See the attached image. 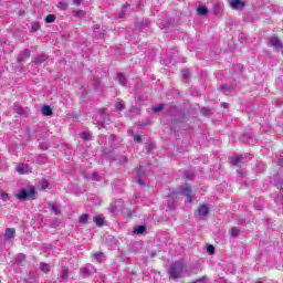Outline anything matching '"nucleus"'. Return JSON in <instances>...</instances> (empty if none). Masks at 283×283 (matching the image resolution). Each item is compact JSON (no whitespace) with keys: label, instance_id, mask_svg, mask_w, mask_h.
Segmentation results:
<instances>
[{"label":"nucleus","instance_id":"nucleus-1","mask_svg":"<svg viewBox=\"0 0 283 283\" xmlns=\"http://www.w3.org/2000/svg\"><path fill=\"white\" fill-rule=\"evenodd\" d=\"M185 273H187V265H185V262L182 261L175 262L168 271L169 277L171 280H178V277H184Z\"/></svg>","mask_w":283,"mask_h":283},{"label":"nucleus","instance_id":"nucleus-2","mask_svg":"<svg viewBox=\"0 0 283 283\" xmlns=\"http://www.w3.org/2000/svg\"><path fill=\"white\" fill-rule=\"evenodd\" d=\"M36 190L34 188H30L29 191H27L25 189H21L20 192L17 195L18 200H25V198H28V196H35Z\"/></svg>","mask_w":283,"mask_h":283},{"label":"nucleus","instance_id":"nucleus-3","mask_svg":"<svg viewBox=\"0 0 283 283\" xmlns=\"http://www.w3.org/2000/svg\"><path fill=\"white\" fill-rule=\"evenodd\" d=\"M269 42L272 48H275L276 52L281 51L283 48V43L280 41V39H277V36L270 38Z\"/></svg>","mask_w":283,"mask_h":283},{"label":"nucleus","instance_id":"nucleus-4","mask_svg":"<svg viewBox=\"0 0 283 283\" xmlns=\"http://www.w3.org/2000/svg\"><path fill=\"white\" fill-rule=\"evenodd\" d=\"M182 196H186V202H191L193 200V195L191 193V187L186 186L185 188L181 189Z\"/></svg>","mask_w":283,"mask_h":283},{"label":"nucleus","instance_id":"nucleus-5","mask_svg":"<svg viewBox=\"0 0 283 283\" xmlns=\"http://www.w3.org/2000/svg\"><path fill=\"white\" fill-rule=\"evenodd\" d=\"M136 174V182H138V185H143V178H145V174H143V167H139L137 170H135Z\"/></svg>","mask_w":283,"mask_h":283},{"label":"nucleus","instance_id":"nucleus-6","mask_svg":"<svg viewBox=\"0 0 283 283\" xmlns=\"http://www.w3.org/2000/svg\"><path fill=\"white\" fill-rule=\"evenodd\" d=\"M15 233H17V231L14 230V228H8L4 232V238L7 240H12V239H14Z\"/></svg>","mask_w":283,"mask_h":283},{"label":"nucleus","instance_id":"nucleus-7","mask_svg":"<svg viewBox=\"0 0 283 283\" xmlns=\"http://www.w3.org/2000/svg\"><path fill=\"white\" fill-rule=\"evenodd\" d=\"M198 213H199V216H202L203 218H207V216H209V207H207L205 205H201L198 208Z\"/></svg>","mask_w":283,"mask_h":283},{"label":"nucleus","instance_id":"nucleus-8","mask_svg":"<svg viewBox=\"0 0 283 283\" xmlns=\"http://www.w3.org/2000/svg\"><path fill=\"white\" fill-rule=\"evenodd\" d=\"M27 59H30V50H28V49L22 51L18 61H19V63H23V61H25Z\"/></svg>","mask_w":283,"mask_h":283},{"label":"nucleus","instance_id":"nucleus-9","mask_svg":"<svg viewBox=\"0 0 283 283\" xmlns=\"http://www.w3.org/2000/svg\"><path fill=\"white\" fill-rule=\"evenodd\" d=\"M242 160H244V157L242 155H238L235 157L230 158L231 165H235V166L240 165V163H242Z\"/></svg>","mask_w":283,"mask_h":283},{"label":"nucleus","instance_id":"nucleus-10","mask_svg":"<svg viewBox=\"0 0 283 283\" xmlns=\"http://www.w3.org/2000/svg\"><path fill=\"white\" fill-rule=\"evenodd\" d=\"M30 166H28L27 164H20L17 168L18 174H28Z\"/></svg>","mask_w":283,"mask_h":283},{"label":"nucleus","instance_id":"nucleus-11","mask_svg":"<svg viewBox=\"0 0 283 283\" xmlns=\"http://www.w3.org/2000/svg\"><path fill=\"white\" fill-rule=\"evenodd\" d=\"M147 231V227L145 226H138L137 228H134L133 233H136L137 235H140Z\"/></svg>","mask_w":283,"mask_h":283},{"label":"nucleus","instance_id":"nucleus-12","mask_svg":"<svg viewBox=\"0 0 283 283\" xmlns=\"http://www.w3.org/2000/svg\"><path fill=\"white\" fill-rule=\"evenodd\" d=\"M45 61H48V55H39L35 57L34 63L41 65L42 63H45Z\"/></svg>","mask_w":283,"mask_h":283},{"label":"nucleus","instance_id":"nucleus-13","mask_svg":"<svg viewBox=\"0 0 283 283\" xmlns=\"http://www.w3.org/2000/svg\"><path fill=\"white\" fill-rule=\"evenodd\" d=\"M93 220L97 227H103V224L105 222V219H103V217H101V216L94 217Z\"/></svg>","mask_w":283,"mask_h":283},{"label":"nucleus","instance_id":"nucleus-14","mask_svg":"<svg viewBox=\"0 0 283 283\" xmlns=\"http://www.w3.org/2000/svg\"><path fill=\"white\" fill-rule=\"evenodd\" d=\"M49 208H50L51 211H53V213L55 216L61 214V209H59V207H56L54 203H49Z\"/></svg>","mask_w":283,"mask_h":283},{"label":"nucleus","instance_id":"nucleus-15","mask_svg":"<svg viewBox=\"0 0 283 283\" xmlns=\"http://www.w3.org/2000/svg\"><path fill=\"white\" fill-rule=\"evenodd\" d=\"M43 116H52V108L50 106L42 107Z\"/></svg>","mask_w":283,"mask_h":283},{"label":"nucleus","instance_id":"nucleus-16","mask_svg":"<svg viewBox=\"0 0 283 283\" xmlns=\"http://www.w3.org/2000/svg\"><path fill=\"white\" fill-rule=\"evenodd\" d=\"M80 138H82V140H90L92 138V134L90 132H83L80 134Z\"/></svg>","mask_w":283,"mask_h":283},{"label":"nucleus","instance_id":"nucleus-17","mask_svg":"<svg viewBox=\"0 0 283 283\" xmlns=\"http://www.w3.org/2000/svg\"><path fill=\"white\" fill-rule=\"evenodd\" d=\"M164 107H165L164 104H159V105H157V106H154V107H153L154 114H160V112H163Z\"/></svg>","mask_w":283,"mask_h":283},{"label":"nucleus","instance_id":"nucleus-18","mask_svg":"<svg viewBox=\"0 0 283 283\" xmlns=\"http://www.w3.org/2000/svg\"><path fill=\"white\" fill-rule=\"evenodd\" d=\"M117 78L120 85H125V83H127V78L125 77V75H123V73H118Z\"/></svg>","mask_w":283,"mask_h":283},{"label":"nucleus","instance_id":"nucleus-19","mask_svg":"<svg viewBox=\"0 0 283 283\" xmlns=\"http://www.w3.org/2000/svg\"><path fill=\"white\" fill-rule=\"evenodd\" d=\"M46 23H54L56 21V15L55 14H49L45 18Z\"/></svg>","mask_w":283,"mask_h":283},{"label":"nucleus","instance_id":"nucleus-20","mask_svg":"<svg viewBox=\"0 0 283 283\" xmlns=\"http://www.w3.org/2000/svg\"><path fill=\"white\" fill-rule=\"evenodd\" d=\"M0 198L3 200V202H8L10 200V195L6 191H0Z\"/></svg>","mask_w":283,"mask_h":283},{"label":"nucleus","instance_id":"nucleus-21","mask_svg":"<svg viewBox=\"0 0 283 283\" xmlns=\"http://www.w3.org/2000/svg\"><path fill=\"white\" fill-rule=\"evenodd\" d=\"M40 269H41V271H43V273H49L50 272V265L46 264V263H41Z\"/></svg>","mask_w":283,"mask_h":283},{"label":"nucleus","instance_id":"nucleus-22","mask_svg":"<svg viewBox=\"0 0 283 283\" xmlns=\"http://www.w3.org/2000/svg\"><path fill=\"white\" fill-rule=\"evenodd\" d=\"M87 220H90V216L88 214H82L80 217V222L81 224H86L87 223Z\"/></svg>","mask_w":283,"mask_h":283},{"label":"nucleus","instance_id":"nucleus-23","mask_svg":"<svg viewBox=\"0 0 283 283\" xmlns=\"http://www.w3.org/2000/svg\"><path fill=\"white\" fill-rule=\"evenodd\" d=\"M198 14H201L202 17H205L208 12L206 7H199L197 10Z\"/></svg>","mask_w":283,"mask_h":283},{"label":"nucleus","instance_id":"nucleus-24","mask_svg":"<svg viewBox=\"0 0 283 283\" xmlns=\"http://www.w3.org/2000/svg\"><path fill=\"white\" fill-rule=\"evenodd\" d=\"M231 235H232V238H238L240 235V229L232 228L231 229Z\"/></svg>","mask_w":283,"mask_h":283},{"label":"nucleus","instance_id":"nucleus-25","mask_svg":"<svg viewBox=\"0 0 283 283\" xmlns=\"http://www.w3.org/2000/svg\"><path fill=\"white\" fill-rule=\"evenodd\" d=\"M73 15L76 18L85 17V11L83 10L73 11Z\"/></svg>","mask_w":283,"mask_h":283},{"label":"nucleus","instance_id":"nucleus-26","mask_svg":"<svg viewBox=\"0 0 283 283\" xmlns=\"http://www.w3.org/2000/svg\"><path fill=\"white\" fill-rule=\"evenodd\" d=\"M129 10V4H125L122 9V12L119 13V17L123 18L125 17V12Z\"/></svg>","mask_w":283,"mask_h":283},{"label":"nucleus","instance_id":"nucleus-27","mask_svg":"<svg viewBox=\"0 0 283 283\" xmlns=\"http://www.w3.org/2000/svg\"><path fill=\"white\" fill-rule=\"evenodd\" d=\"M117 207H118V206H116V202H115V203H111V206H109V208H108V211H109L111 213H114V212L116 211Z\"/></svg>","mask_w":283,"mask_h":283},{"label":"nucleus","instance_id":"nucleus-28","mask_svg":"<svg viewBox=\"0 0 283 283\" xmlns=\"http://www.w3.org/2000/svg\"><path fill=\"white\" fill-rule=\"evenodd\" d=\"M94 258H95V260H96L97 262H102V260H103V253H101V252L95 253V254H94Z\"/></svg>","mask_w":283,"mask_h":283},{"label":"nucleus","instance_id":"nucleus-29","mask_svg":"<svg viewBox=\"0 0 283 283\" xmlns=\"http://www.w3.org/2000/svg\"><path fill=\"white\" fill-rule=\"evenodd\" d=\"M48 161V157H45V155H40L38 158V163H46Z\"/></svg>","mask_w":283,"mask_h":283},{"label":"nucleus","instance_id":"nucleus-30","mask_svg":"<svg viewBox=\"0 0 283 283\" xmlns=\"http://www.w3.org/2000/svg\"><path fill=\"white\" fill-rule=\"evenodd\" d=\"M115 109L117 111H120V109H125V105L120 102H118L116 105H115Z\"/></svg>","mask_w":283,"mask_h":283},{"label":"nucleus","instance_id":"nucleus-31","mask_svg":"<svg viewBox=\"0 0 283 283\" xmlns=\"http://www.w3.org/2000/svg\"><path fill=\"white\" fill-rule=\"evenodd\" d=\"M41 187H42V189H48V187H50V182H48V180H42Z\"/></svg>","mask_w":283,"mask_h":283},{"label":"nucleus","instance_id":"nucleus-32","mask_svg":"<svg viewBox=\"0 0 283 283\" xmlns=\"http://www.w3.org/2000/svg\"><path fill=\"white\" fill-rule=\"evenodd\" d=\"M40 28H41V25L39 24V22H34V23L32 24V30H33V32H36Z\"/></svg>","mask_w":283,"mask_h":283},{"label":"nucleus","instance_id":"nucleus-33","mask_svg":"<svg viewBox=\"0 0 283 283\" xmlns=\"http://www.w3.org/2000/svg\"><path fill=\"white\" fill-rule=\"evenodd\" d=\"M208 253H216V248L213 245H209L208 249H207Z\"/></svg>","mask_w":283,"mask_h":283},{"label":"nucleus","instance_id":"nucleus-34","mask_svg":"<svg viewBox=\"0 0 283 283\" xmlns=\"http://www.w3.org/2000/svg\"><path fill=\"white\" fill-rule=\"evenodd\" d=\"M61 277H62V280H67V270H63L61 272Z\"/></svg>","mask_w":283,"mask_h":283},{"label":"nucleus","instance_id":"nucleus-35","mask_svg":"<svg viewBox=\"0 0 283 283\" xmlns=\"http://www.w3.org/2000/svg\"><path fill=\"white\" fill-rule=\"evenodd\" d=\"M134 140H135V143H140V140H142L140 135H135Z\"/></svg>","mask_w":283,"mask_h":283},{"label":"nucleus","instance_id":"nucleus-36","mask_svg":"<svg viewBox=\"0 0 283 283\" xmlns=\"http://www.w3.org/2000/svg\"><path fill=\"white\" fill-rule=\"evenodd\" d=\"M185 178H187L188 180H192L193 175H189L187 172L184 174Z\"/></svg>","mask_w":283,"mask_h":283},{"label":"nucleus","instance_id":"nucleus-37","mask_svg":"<svg viewBox=\"0 0 283 283\" xmlns=\"http://www.w3.org/2000/svg\"><path fill=\"white\" fill-rule=\"evenodd\" d=\"M207 281V277H201V279H199V280H197V281H195L193 283H200V282H206Z\"/></svg>","mask_w":283,"mask_h":283},{"label":"nucleus","instance_id":"nucleus-38","mask_svg":"<svg viewBox=\"0 0 283 283\" xmlns=\"http://www.w3.org/2000/svg\"><path fill=\"white\" fill-rule=\"evenodd\" d=\"M73 2L75 3V6H81V3L83 2V0H73Z\"/></svg>","mask_w":283,"mask_h":283},{"label":"nucleus","instance_id":"nucleus-39","mask_svg":"<svg viewBox=\"0 0 283 283\" xmlns=\"http://www.w3.org/2000/svg\"><path fill=\"white\" fill-rule=\"evenodd\" d=\"M60 6H62V8H67V2H60Z\"/></svg>","mask_w":283,"mask_h":283},{"label":"nucleus","instance_id":"nucleus-40","mask_svg":"<svg viewBox=\"0 0 283 283\" xmlns=\"http://www.w3.org/2000/svg\"><path fill=\"white\" fill-rule=\"evenodd\" d=\"M93 180H98V174L96 172L93 174Z\"/></svg>","mask_w":283,"mask_h":283},{"label":"nucleus","instance_id":"nucleus-41","mask_svg":"<svg viewBox=\"0 0 283 283\" xmlns=\"http://www.w3.org/2000/svg\"><path fill=\"white\" fill-rule=\"evenodd\" d=\"M80 273H87V268H82V269L80 270Z\"/></svg>","mask_w":283,"mask_h":283},{"label":"nucleus","instance_id":"nucleus-42","mask_svg":"<svg viewBox=\"0 0 283 283\" xmlns=\"http://www.w3.org/2000/svg\"><path fill=\"white\" fill-rule=\"evenodd\" d=\"M17 114H23V108L15 109Z\"/></svg>","mask_w":283,"mask_h":283},{"label":"nucleus","instance_id":"nucleus-43","mask_svg":"<svg viewBox=\"0 0 283 283\" xmlns=\"http://www.w3.org/2000/svg\"><path fill=\"white\" fill-rule=\"evenodd\" d=\"M182 76H184V78H188L189 74L184 71V72H182Z\"/></svg>","mask_w":283,"mask_h":283},{"label":"nucleus","instance_id":"nucleus-44","mask_svg":"<svg viewBox=\"0 0 283 283\" xmlns=\"http://www.w3.org/2000/svg\"><path fill=\"white\" fill-rule=\"evenodd\" d=\"M41 148L44 150L48 149V144H41Z\"/></svg>","mask_w":283,"mask_h":283},{"label":"nucleus","instance_id":"nucleus-45","mask_svg":"<svg viewBox=\"0 0 283 283\" xmlns=\"http://www.w3.org/2000/svg\"><path fill=\"white\" fill-rule=\"evenodd\" d=\"M105 124V122H97V125H99L101 127H103Z\"/></svg>","mask_w":283,"mask_h":283},{"label":"nucleus","instance_id":"nucleus-46","mask_svg":"<svg viewBox=\"0 0 283 283\" xmlns=\"http://www.w3.org/2000/svg\"><path fill=\"white\" fill-rule=\"evenodd\" d=\"M222 106L227 108V107H229V104L222 103Z\"/></svg>","mask_w":283,"mask_h":283},{"label":"nucleus","instance_id":"nucleus-47","mask_svg":"<svg viewBox=\"0 0 283 283\" xmlns=\"http://www.w3.org/2000/svg\"><path fill=\"white\" fill-rule=\"evenodd\" d=\"M168 197L174 198V193H172V195H169Z\"/></svg>","mask_w":283,"mask_h":283},{"label":"nucleus","instance_id":"nucleus-48","mask_svg":"<svg viewBox=\"0 0 283 283\" xmlns=\"http://www.w3.org/2000/svg\"><path fill=\"white\" fill-rule=\"evenodd\" d=\"M221 88L224 90V85H222Z\"/></svg>","mask_w":283,"mask_h":283}]
</instances>
